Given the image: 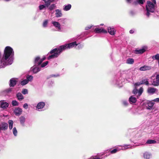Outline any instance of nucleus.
Returning <instances> with one entry per match:
<instances>
[{"mask_svg":"<svg viewBox=\"0 0 159 159\" xmlns=\"http://www.w3.org/2000/svg\"><path fill=\"white\" fill-rule=\"evenodd\" d=\"M67 49H68L67 46L66 44H65L60 46L58 48L53 49L50 52V53L52 54L48 57V59L50 60L57 57L63 51Z\"/></svg>","mask_w":159,"mask_h":159,"instance_id":"obj_1","label":"nucleus"},{"mask_svg":"<svg viewBox=\"0 0 159 159\" xmlns=\"http://www.w3.org/2000/svg\"><path fill=\"white\" fill-rule=\"evenodd\" d=\"M156 4L153 3V2L150 1L147 2V4L146 5V11L147 13L146 15L148 17H149L150 12H153L156 8Z\"/></svg>","mask_w":159,"mask_h":159,"instance_id":"obj_2","label":"nucleus"},{"mask_svg":"<svg viewBox=\"0 0 159 159\" xmlns=\"http://www.w3.org/2000/svg\"><path fill=\"white\" fill-rule=\"evenodd\" d=\"M45 105V103L43 102H39L36 107V110L39 111L44 110V107Z\"/></svg>","mask_w":159,"mask_h":159,"instance_id":"obj_3","label":"nucleus"},{"mask_svg":"<svg viewBox=\"0 0 159 159\" xmlns=\"http://www.w3.org/2000/svg\"><path fill=\"white\" fill-rule=\"evenodd\" d=\"M147 49V48L146 47H143L140 49L137 48L134 51V52L136 54H142L145 52Z\"/></svg>","mask_w":159,"mask_h":159,"instance_id":"obj_4","label":"nucleus"},{"mask_svg":"<svg viewBox=\"0 0 159 159\" xmlns=\"http://www.w3.org/2000/svg\"><path fill=\"white\" fill-rule=\"evenodd\" d=\"M46 57L44 56L42 58H40L39 56L37 57L35 59L34 62L35 65H39L45 59Z\"/></svg>","mask_w":159,"mask_h":159,"instance_id":"obj_5","label":"nucleus"},{"mask_svg":"<svg viewBox=\"0 0 159 159\" xmlns=\"http://www.w3.org/2000/svg\"><path fill=\"white\" fill-rule=\"evenodd\" d=\"M8 124L5 122H3L0 124V132L1 130L5 131L8 129Z\"/></svg>","mask_w":159,"mask_h":159,"instance_id":"obj_6","label":"nucleus"},{"mask_svg":"<svg viewBox=\"0 0 159 159\" xmlns=\"http://www.w3.org/2000/svg\"><path fill=\"white\" fill-rule=\"evenodd\" d=\"M152 83V84L155 86H157L159 85V75H157L156 78L153 79Z\"/></svg>","mask_w":159,"mask_h":159,"instance_id":"obj_7","label":"nucleus"},{"mask_svg":"<svg viewBox=\"0 0 159 159\" xmlns=\"http://www.w3.org/2000/svg\"><path fill=\"white\" fill-rule=\"evenodd\" d=\"M52 23L53 25L57 29L58 31H61V25L58 22L56 21H52Z\"/></svg>","mask_w":159,"mask_h":159,"instance_id":"obj_8","label":"nucleus"},{"mask_svg":"<svg viewBox=\"0 0 159 159\" xmlns=\"http://www.w3.org/2000/svg\"><path fill=\"white\" fill-rule=\"evenodd\" d=\"M94 32L96 33H107V31L104 29L102 28H96L94 30Z\"/></svg>","mask_w":159,"mask_h":159,"instance_id":"obj_9","label":"nucleus"},{"mask_svg":"<svg viewBox=\"0 0 159 159\" xmlns=\"http://www.w3.org/2000/svg\"><path fill=\"white\" fill-rule=\"evenodd\" d=\"M9 106L8 103L4 101H0V107L3 109L6 108Z\"/></svg>","mask_w":159,"mask_h":159,"instance_id":"obj_10","label":"nucleus"},{"mask_svg":"<svg viewBox=\"0 0 159 159\" xmlns=\"http://www.w3.org/2000/svg\"><path fill=\"white\" fill-rule=\"evenodd\" d=\"M107 30L108 33L110 34L114 35L115 34L116 30L113 27H108Z\"/></svg>","mask_w":159,"mask_h":159,"instance_id":"obj_11","label":"nucleus"},{"mask_svg":"<svg viewBox=\"0 0 159 159\" xmlns=\"http://www.w3.org/2000/svg\"><path fill=\"white\" fill-rule=\"evenodd\" d=\"M22 109L19 107H17L15 109L14 112L16 115L19 116L20 115L22 112Z\"/></svg>","mask_w":159,"mask_h":159,"instance_id":"obj_12","label":"nucleus"},{"mask_svg":"<svg viewBox=\"0 0 159 159\" xmlns=\"http://www.w3.org/2000/svg\"><path fill=\"white\" fill-rule=\"evenodd\" d=\"M66 44L68 49H70L74 47H75L78 45V44L77 43L76 41H75L68 44Z\"/></svg>","mask_w":159,"mask_h":159,"instance_id":"obj_13","label":"nucleus"},{"mask_svg":"<svg viewBox=\"0 0 159 159\" xmlns=\"http://www.w3.org/2000/svg\"><path fill=\"white\" fill-rule=\"evenodd\" d=\"M17 81L15 79H11L10 80L9 83L10 87H14L16 84Z\"/></svg>","mask_w":159,"mask_h":159,"instance_id":"obj_14","label":"nucleus"},{"mask_svg":"<svg viewBox=\"0 0 159 159\" xmlns=\"http://www.w3.org/2000/svg\"><path fill=\"white\" fill-rule=\"evenodd\" d=\"M157 91V89L156 88L152 87H149L148 88V93L150 94H153Z\"/></svg>","mask_w":159,"mask_h":159,"instance_id":"obj_15","label":"nucleus"},{"mask_svg":"<svg viewBox=\"0 0 159 159\" xmlns=\"http://www.w3.org/2000/svg\"><path fill=\"white\" fill-rule=\"evenodd\" d=\"M30 70L34 73H36L40 71L41 70L39 68L36 67L35 66H34L31 68Z\"/></svg>","mask_w":159,"mask_h":159,"instance_id":"obj_16","label":"nucleus"},{"mask_svg":"<svg viewBox=\"0 0 159 159\" xmlns=\"http://www.w3.org/2000/svg\"><path fill=\"white\" fill-rule=\"evenodd\" d=\"M151 67L150 66H144L140 68L139 70L141 71H145L151 69Z\"/></svg>","mask_w":159,"mask_h":159,"instance_id":"obj_17","label":"nucleus"},{"mask_svg":"<svg viewBox=\"0 0 159 159\" xmlns=\"http://www.w3.org/2000/svg\"><path fill=\"white\" fill-rule=\"evenodd\" d=\"M71 5L70 4L65 5L63 7V10L65 11H68L70 9Z\"/></svg>","mask_w":159,"mask_h":159,"instance_id":"obj_18","label":"nucleus"},{"mask_svg":"<svg viewBox=\"0 0 159 159\" xmlns=\"http://www.w3.org/2000/svg\"><path fill=\"white\" fill-rule=\"evenodd\" d=\"M56 16L57 17H61L62 16V13L61 11L59 9H56L55 10Z\"/></svg>","mask_w":159,"mask_h":159,"instance_id":"obj_19","label":"nucleus"},{"mask_svg":"<svg viewBox=\"0 0 159 159\" xmlns=\"http://www.w3.org/2000/svg\"><path fill=\"white\" fill-rule=\"evenodd\" d=\"M151 155L150 153L147 152H146L143 154L144 158L145 159H150Z\"/></svg>","mask_w":159,"mask_h":159,"instance_id":"obj_20","label":"nucleus"},{"mask_svg":"<svg viewBox=\"0 0 159 159\" xmlns=\"http://www.w3.org/2000/svg\"><path fill=\"white\" fill-rule=\"evenodd\" d=\"M129 101L130 103L134 104L136 102L137 100L135 97L132 96L129 98Z\"/></svg>","mask_w":159,"mask_h":159,"instance_id":"obj_21","label":"nucleus"},{"mask_svg":"<svg viewBox=\"0 0 159 159\" xmlns=\"http://www.w3.org/2000/svg\"><path fill=\"white\" fill-rule=\"evenodd\" d=\"M16 97L19 100H21L24 99V97L22 94L20 93H18L16 94Z\"/></svg>","mask_w":159,"mask_h":159,"instance_id":"obj_22","label":"nucleus"},{"mask_svg":"<svg viewBox=\"0 0 159 159\" xmlns=\"http://www.w3.org/2000/svg\"><path fill=\"white\" fill-rule=\"evenodd\" d=\"M134 60L132 58H129L126 61V63L128 64H132L134 63Z\"/></svg>","mask_w":159,"mask_h":159,"instance_id":"obj_23","label":"nucleus"},{"mask_svg":"<svg viewBox=\"0 0 159 159\" xmlns=\"http://www.w3.org/2000/svg\"><path fill=\"white\" fill-rule=\"evenodd\" d=\"M20 124L23 125L24 126V123L25 121V118L23 116H21L20 118Z\"/></svg>","mask_w":159,"mask_h":159,"instance_id":"obj_24","label":"nucleus"},{"mask_svg":"<svg viewBox=\"0 0 159 159\" xmlns=\"http://www.w3.org/2000/svg\"><path fill=\"white\" fill-rule=\"evenodd\" d=\"M8 123L9 124V129L11 130L12 128L13 122V120H9L8 121Z\"/></svg>","mask_w":159,"mask_h":159,"instance_id":"obj_25","label":"nucleus"},{"mask_svg":"<svg viewBox=\"0 0 159 159\" xmlns=\"http://www.w3.org/2000/svg\"><path fill=\"white\" fill-rule=\"evenodd\" d=\"M131 146L130 145H129V144L124 145L123 146H122L121 149L123 150V149H127L131 148Z\"/></svg>","mask_w":159,"mask_h":159,"instance_id":"obj_26","label":"nucleus"},{"mask_svg":"<svg viewBox=\"0 0 159 159\" xmlns=\"http://www.w3.org/2000/svg\"><path fill=\"white\" fill-rule=\"evenodd\" d=\"M140 82L141 84H145L146 85H148L149 84L148 80L147 79L143 80Z\"/></svg>","mask_w":159,"mask_h":159,"instance_id":"obj_27","label":"nucleus"},{"mask_svg":"<svg viewBox=\"0 0 159 159\" xmlns=\"http://www.w3.org/2000/svg\"><path fill=\"white\" fill-rule=\"evenodd\" d=\"M33 76L31 75H28L26 76V80H28V82L29 81H31L33 79Z\"/></svg>","mask_w":159,"mask_h":159,"instance_id":"obj_28","label":"nucleus"},{"mask_svg":"<svg viewBox=\"0 0 159 159\" xmlns=\"http://www.w3.org/2000/svg\"><path fill=\"white\" fill-rule=\"evenodd\" d=\"M28 80L26 79L20 82V84L22 85H25L28 83Z\"/></svg>","mask_w":159,"mask_h":159,"instance_id":"obj_29","label":"nucleus"},{"mask_svg":"<svg viewBox=\"0 0 159 159\" xmlns=\"http://www.w3.org/2000/svg\"><path fill=\"white\" fill-rule=\"evenodd\" d=\"M48 20H44L43 23V26L44 28H45L47 27L48 24Z\"/></svg>","mask_w":159,"mask_h":159,"instance_id":"obj_30","label":"nucleus"},{"mask_svg":"<svg viewBox=\"0 0 159 159\" xmlns=\"http://www.w3.org/2000/svg\"><path fill=\"white\" fill-rule=\"evenodd\" d=\"M13 133L15 136H16L17 135V131L16 127H14L12 129Z\"/></svg>","mask_w":159,"mask_h":159,"instance_id":"obj_31","label":"nucleus"},{"mask_svg":"<svg viewBox=\"0 0 159 159\" xmlns=\"http://www.w3.org/2000/svg\"><path fill=\"white\" fill-rule=\"evenodd\" d=\"M153 59H155L159 61V54H157L156 55L153 56L152 57Z\"/></svg>","mask_w":159,"mask_h":159,"instance_id":"obj_32","label":"nucleus"},{"mask_svg":"<svg viewBox=\"0 0 159 159\" xmlns=\"http://www.w3.org/2000/svg\"><path fill=\"white\" fill-rule=\"evenodd\" d=\"M11 104L13 106H17L19 105V103L16 100H13L12 101Z\"/></svg>","mask_w":159,"mask_h":159,"instance_id":"obj_33","label":"nucleus"},{"mask_svg":"<svg viewBox=\"0 0 159 159\" xmlns=\"http://www.w3.org/2000/svg\"><path fill=\"white\" fill-rule=\"evenodd\" d=\"M55 4H52L49 6L48 9H49L50 11H52V10L54 9L55 8Z\"/></svg>","mask_w":159,"mask_h":159,"instance_id":"obj_34","label":"nucleus"},{"mask_svg":"<svg viewBox=\"0 0 159 159\" xmlns=\"http://www.w3.org/2000/svg\"><path fill=\"white\" fill-rule=\"evenodd\" d=\"M156 143V141L153 140H149L147 141L146 143L148 144H153Z\"/></svg>","mask_w":159,"mask_h":159,"instance_id":"obj_35","label":"nucleus"},{"mask_svg":"<svg viewBox=\"0 0 159 159\" xmlns=\"http://www.w3.org/2000/svg\"><path fill=\"white\" fill-rule=\"evenodd\" d=\"M143 91V88L142 87H141L138 91V95L139 96H140L141 95V94H142Z\"/></svg>","mask_w":159,"mask_h":159,"instance_id":"obj_36","label":"nucleus"},{"mask_svg":"<svg viewBox=\"0 0 159 159\" xmlns=\"http://www.w3.org/2000/svg\"><path fill=\"white\" fill-rule=\"evenodd\" d=\"M48 61H46L45 62H43V63H42L41 65V68H43L45 67L48 64Z\"/></svg>","mask_w":159,"mask_h":159,"instance_id":"obj_37","label":"nucleus"},{"mask_svg":"<svg viewBox=\"0 0 159 159\" xmlns=\"http://www.w3.org/2000/svg\"><path fill=\"white\" fill-rule=\"evenodd\" d=\"M45 5H41L39 6V9L40 10L45 9Z\"/></svg>","mask_w":159,"mask_h":159,"instance_id":"obj_38","label":"nucleus"},{"mask_svg":"<svg viewBox=\"0 0 159 159\" xmlns=\"http://www.w3.org/2000/svg\"><path fill=\"white\" fill-rule=\"evenodd\" d=\"M22 93L23 94H24V95L27 94L28 93V91L27 89H23L22 91Z\"/></svg>","mask_w":159,"mask_h":159,"instance_id":"obj_39","label":"nucleus"},{"mask_svg":"<svg viewBox=\"0 0 159 159\" xmlns=\"http://www.w3.org/2000/svg\"><path fill=\"white\" fill-rule=\"evenodd\" d=\"M77 44L78 45L77 46H78V47L77 48V49H80L82 48L84 46V45L83 44H81L79 43Z\"/></svg>","mask_w":159,"mask_h":159,"instance_id":"obj_40","label":"nucleus"},{"mask_svg":"<svg viewBox=\"0 0 159 159\" xmlns=\"http://www.w3.org/2000/svg\"><path fill=\"white\" fill-rule=\"evenodd\" d=\"M145 0H137L139 3L140 4H143L145 2Z\"/></svg>","mask_w":159,"mask_h":159,"instance_id":"obj_41","label":"nucleus"},{"mask_svg":"<svg viewBox=\"0 0 159 159\" xmlns=\"http://www.w3.org/2000/svg\"><path fill=\"white\" fill-rule=\"evenodd\" d=\"M141 84H141V82L135 83L134 84L135 88H137V86H139V85H140Z\"/></svg>","mask_w":159,"mask_h":159,"instance_id":"obj_42","label":"nucleus"},{"mask_svg":"<svg viewBox=\"0 0 159 159\" xmlns=\"http://www.w3.org/2000/svg\"><path fill=\"white\" fill-rule=\"evenodd\" d=\"M153 103L151 102H149L148 103V106L151 108L153 106Z\"/></svg>","mask_w":159,"mask_h":159,"instance_id":"obj_43","label":"nucleus"},{"mask_svg":"<svg viewBox=\"0 0 159 159\" xmlns=\"http://www.w3.org/2000/svg\"><path fill=\"white\" fill-rule=\"evenodd\" d=\"M118 150H118L117 149H114L113 150L111 151L110 152L111 153H116Z\"/></svg>","mask_w":159,"mask_h":159,"instance_id":"obj_44","label":"nucleus"},{"mask_svg":"<svg viewBox=\"0 0 159 159\" xmlns=\"http://www.w3.org/2000/svg\"><path fill=\"white\" fill-rule=\"evenodd\" d=\"M138 92V90L137 89V88H135V89L133 91V93L134 94H136Z\"/></svg>","mask_w":159,"mask_h":159,"instance_id":"obj_45","label":"nucleus"},{"mask_svg":"<svg viewBox=\"0 0 159 159\" xmlns=\"http://www.w3.org/2000/svg\"><path fill=\"white\" fill-rule=\"evenodd\" d=\"M45 6H48V5H49L50 3V1L49 0L45 1Z\"/></svg>","mask_w":159,"mask_h":159,"instance_id":"obj_46","label":"nucleus"},{"mask_svg":"<svg viewBox=\"0 0 159 159\" xmlns=\"http://www.w3.org/2000/svg\"><path fill=\"white\" fill-rule=\"evenodd\" d=\"M23 107L25 109H27L28 108V106L27 103H25L23 106Z\"/></svg>","mask_w":159,"mask_h":159,"instance_id":"obj_47","label":"nucleus"},{"mask_svg":"<svg viewBox=\"0 0 159 159\" xmlns=\"http://www.w3.org/2000/svg\"><path fill=\"white\" fill-rule=\"evenodd\" d=\"M11 91V88H8V89H6L5 90V91L7 92V93H10V92Z\"/></svg>","mask_w":159,"mask_h":159,"instance_id":"obj_48","label":"nucleus"},{"mask_svg":"<svg viewBox=\"0 0 159 159\" xmlns=\"http://www.w3.org/2000/svg\"><path fill=\"white\" fill-rule=\"evenodd\" d=\"M92 27V25H89L88 26H87L85 27V30H88L90 29H91Z\"/></svg>","mask_w":159,"mask_h":159,"instance_id":"obj_49","label":"nucleus"},{"mask_svg":"<svg viewBox=\"0 0 159 159\" xmlns=\"http://www.w3.org/2000/svg\"><path fill=\"white\" fill-rule=\"evenodd\" d=\"M123 104L125 106H126L127 105L128 102L125 101H124L123 102Z\"/></svg>","mask_w":159,"mask_h":159,"instance_id":"obj_50","label":"nucleus"},{"mask_svg":"<svg viewBox=\"0 0 159 159\" xmlns=\"http://www.w3.org/2000/svg\"><path fill=\"white\" fill-rule=\"evenodd\" d=\"M153 101L156 102H159V98H156L153 100Z\"/></svg>","mask_w":159,"mask_h":159,"instance_id":"obj_51","label":"nucleus"},{"mask_svg":"<svg viewBox=\"0 0 159 159\" xmlns=\"http://www.w3.org/2000/svg\"><path fill=\"white\" fill-rule=\"evenodd\" d=\"M134 31L132 30H130L129 31V33L130 34H133L134 33Z\"/></svg>","mask_w":159,"mask_h":159,"instance_id":"obj_52","label":"nucleus"},{"mask_svg":"<svg viewBox=\"0 0 159 159\" xmlns=\"http://www.w3.org/2000/svg\"><path fill=\"white\" fill-rule=\"evenodd\" d=\"M153 3L156 4V0H152Z\"/></svg>","mask_w":159,"mask_h":159,"instance_id":"obj_53","label":"nucleus"},{"mask_svg":"<svg viewBox=\"0 0 159 159\" xmlns=\"http://www.w3.org/2000/svg\"><path fill=\"white\" fill-rule=\"evenodd\" d=\"M131 0H126L127 2H130Z\"/></svg>","mask_w":159,"mask_h":159,"instance_id":"obj_54","label":"nucleus"},{"mask_svg":"<svg viewBox=\"0 0 159 159\" xmlns=\"http://www.w3.org/2000/svg\"><path fill=\"white\" fill-rule=\"evenodd\" d=\"M103 25V24H100V25H101V26H102V25Z\"/></svg>","mask_w":159,"mask_h":159,"instance_id":"obj_55","label":"nucleus"}]
</instances>
